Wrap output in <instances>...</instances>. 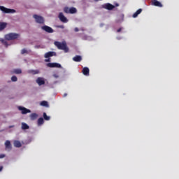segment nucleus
<instances>
[{
    "label": "nucleus",
    "mask_w": 179,
    "mask_h": 179,
    "mask_svg": "<svg viewBox=\"0 0 179 179\" xmlns=\"http://www.w3.org/2000/svg\"><path fill=\"white\" fill-rule=\"evenodd\" d=\"M6 26H8V23L0 22V31H2V30H5V29H6Z\"/></svg>",
    "instance_id": "2eb2a0df"
},
{
    "label": "nucleus",
    "mask_w": 179,
    "mask_h": 179,
    "mask_svg": "<svg viewBox=\"0 0 179 179\" xmlns=\"http://www.w3.org/2000/svg\"><path fill=\"white\" fill-rule=\"evenodd\" d=\"M70 8L69 7H64V12L65 13H70V11H69Z\"/></svg>",
    "instance_id": "a878e982"
},
{
    "label": "nucleus",
    "mask_w": 179,
    "mask_h": 179,
    "mask_svg": "<svg viewBox=\"0 0 179 179\" xmlns=\"http://www.w3.org/2000/svg\"><path fill=\"white\" fill-rule=\"evenodd\" d=\"M44 124V119L43 117H40L38 120V127H41Z\"/></svg>",
    "instance_id": "6ab92c4d"
},
{
    "label": "nucleus",
    "mask_w": 179,
    "mask_h": 179,
    "mask_svg": "<svg viewBox=\"0 0 179 179\" xmlns=\"http://www.w3.org/2000/svg\"><path fill=\"white\" fill-rule=\"evenodd\" d=\"M73 61L75 62H80V61H82V57L80 55H76L73 58Z\"/></svg>",
    "instance_id": "dca6fc26"
},
{
    "label": "nucleus",
    "mask_w": 179,
    "mask_h": 179,
    "mask_svg": "<svg viewBox=\"0 0 179 179\" xmlns=\"http://www.w3.org/2000/svg\"><path fill=\"white\" fill-rule=\"evenodd\" d=\"M69 12L71 15H73V13H76V12H78V10H76V8L71 7L70 8Z\"/></svg>",
    "instance_id": "412c9836"
},
{
    "label": "nucleus",
    "mask_w": 179,
    "mask_h": 179,
    "mask_svg": "<svg viewBox=\"0 0 179 179\" xmlns=\"http://www.w3.org/2000/svg\"><path fill=\"white\" fill-rule=\"evenodd\" d=\"M90 72V70L89 69V68L85 67V68L83 69V73L85 76H89Z\"/></svg>",
    "instance_id": "ddd939ff"
},
{
    "label": "nucleus",
    "mask_w": 179,
    "mask_h": 179,
    "mask_svg": "<svg viewBox=\"0 0 179 179\" xmlns=\"http://www.w3.org/2000/svg\"><path fill=\"white\" fill-rule=\"evenodd\" d=\"M20 35L16 33H10L5 35V38L10 41V40H16V38H19Z\"/></svg>",
    "instance_id": "f03ea898"
},
{
    "label": "nucleus",
    "mask_w": 179,
    "mask_h": 179,
    "mask_svg": "<svg viewBox=\"0 0 179 179\" xmlns=\"http://www.w3.org/2000/svg\"><path fill=\"white\" fill-rule=\"evenodd\" d=\"M45 58H50V57H57V52H48L45 54Z\"/></svg>",
    "instance_id": "f8f14e48"
},
{
    "label": "nucleus",
    "mask_w": 179,
    "mask_h": 179,
    "mask_svg": "<svg viewBox=\"0 0 179 179\" xmlns=\"http://www.w3.org/2000/svg\"><path fill=\"white\" fill-rule=\"evenodd\" d=\"M121 30H122V28H119V29H117V33H120V32L121 31Z\"/></svg>",
    "instance_id": "72a5a7b5"
},
{
    "label": "nucleus",
    "mask_w": 179,
    "mask_h": 179,
    "mask_svg": "<svg viewBox=\"0 0 179 179\" xmlns=\"http://www.w3.org/2000/svg\"><path fill=\"white\" fill-rule=\"evenodd\" d=\"M55 45L57 46L58 50H62L64 52H68L69 51V48L66 46V42H59V41H55Z\"/></svg>",
    "instance_id": "f257e3e1"
},
{
    "label": "nucleus",
    "mask_w": 179,
    "mask_h": 179,
    "mask_svg": "<svg viewBox=\"0 0 179 179\" xmlns=\"http://www.w3.org/2000/svg\"><path fill=\"white\" fill-rule=\"evenodd\" d=\"M46 62H50V59L45 60Z\"/></svg>",
    "instance_id": "4c0bfd02"
},
{
    "label": "nucleus",
    "mask_w": 179,
    "mask_h": 179,
    "mask_svg": "<svg viewBox=\"0 0 179 179\" xmlns=\"http://www.w3.org/2000/svg\"><path fill=\"white\" fill-rule=\"evenodd\" d=\"M59 19L62 22V23H68V19L65 15H64V13H59Z\"/></svg>",
    "instance_id": "0eeeda50"
},
{
    "label": "nucleus",
    "mask_w": 179,
    "mask_h": 179,
    "mask_svg": "<svg viewBox=\"0 0 179 179\" xmlns=\"http://www.w3.org/2000/svg\"><path fill=\"white\" fill-rule=\"evenodd\" d=\"M132 16H133V17H135V13H134V14L132 15Z\"/></svg>",
    "instance_id": "a19ab883"
},
{
    "label": "nucleus",
    "mask_w": 179,
    "mask_h": 179,
    "mask_svg": "<svg viewBox=\"0 0 179 179\" xmlns=\"http://www.w3.org/2000/svg\"><path fill=\"white\" fill-rule=\"evenodd\" d=\"M0 10H1V12H3L4 13H16V10L6 8V7H3L2 6H0Z\"/></svg>",
    "instance_id": "20e7f679"
},
{
    "label": "nucleus",
    "mask_w": 179,
    "mask_h": 179,
    "mask_svg": "<svg viewBox=\"0 0 179 179\" xmlns=\"http://www.w3.org/2000/svg\"><path fill=\"white\" fill-rule=\"evenodd\" d=\"M14 146L15 148H22V143H20L19 141H15Z\"/></svg>",
    "instance_id": "a211bd4d"
},
{
    "label": "nucleus",
    "mask_w": 179,
    "mask_h": 179,
    "mask_svg": "<svg viewBox=\"0 0 179 179\" xmlns=\"http://www.w3.org/2000/svg\"><path fill=\"white\" fill-rule=\"evenodd\" d=\"M121 22H124V14L120 15L119 19L117 20V23H121Z\"/></svg>",
    "instance_id": "aec40b11"
},
{
    "label": "nucleus",
    "mask_w": 179,
    "mask_h": 179,
    "mask_svg": "<svg viewBox=\"0 0 179 179\" xmlns=\"http://www.w3.org/2000/svg\"><path fill=\"white\" fill-rule=\"evenodd\" d=\"M66 96H68V94L65 93L64 94L63 97H66Z\"/></svg>",
    "instance_id": "c9c22d12"
},
{
    "label": "nucleus",
    "mask_w": 179,
    "mask_h": 179,
    "mask_svg": "<svg viewBox=\"0 0 179 179\" xmlns=\"http://www.w3.org/2000/svg\"><path fill=\"white\" fill-rule=\"evenodd\" d=\"M115 6H120V4L116 3V4H115Z\"/></svg>",
    "instance_id": "ea45409f"
},
{
    "label": "nucleus",
    "mask_w": 179,
    "mask_h": 179,
    "mask_svg": "<svg viewBox=\"0 0 179 179\" xmlns=\"http://www.w3.org/2000/svg\"><path fill=\"white\" fill-rule=\"evenodd\" d=\"M14 73L20 75V73H22V70L20 69H14Z\"/></svg>",
    "instance_id": "393cba45"
},
{
    "label": "nucleus",
    "mask_w": 179,
    "mask_h": 179,
    "mask_svg": "<svg viewBox=\"0 0 179 179\" xmlns=\"http://www.w3.org/2000/svg\"><path fill=\"white\" fill-rule=\"evenodd\" d=\"M1 43H3V44H4V45H8V42L5 40H2Z\"/></svg>",
    "instance_id": "c85d7f7f"
},
{
    "label": "nucleus",
    "mask_w": 179,
    "mask_h": 179,
    "mask_svg": "<svg viewBox=\"0 0 179 179\" xmlns=\"http://www.w3.org/2000/svg\"><path fill=\"white\" fill-rule=\"evenodd\" d=\"M21 54H27V50L26 49H22L21 50Z\"/></svg>",
    "instance_id": "cd10ccee"
},
{
    "label": "nucleus",
    "mask_w": 179,
    "mask_h": 179,
    "mask_svg": "<svg viewBox=\"0 0 179 179\" xmlns=\"http://www.w3.org/2000/svg\"><path fill=\"white\" fill-rule=\"evenodd\" d=\"M11 80L12 82H17V77H16V76H12Z\"/></svg>",
    "instance_id": "bb28decb"
},
{
    "label": "nucleus",
    "mask_w": 179,
    "mask_h": 179,
    "mask_svg": "<svg viewBox=\"0 0 179 179\" xmlns=\"http://www.w3.org/2000/svg\"><path fill=\"white\" fill-rule=\"evenodd\" d=\"M53 78H55L56 79H58L59 78V76L57 73L53 74Z\"/></svg>",
    "instance_id": "c756f323"
},
{
    "label": "nucleus",
    "mask_w": 179,
    "mask_h": 179,
    "mask_svg": "<svg viewBox=\"0 0 179 179\" xmlns=\"http://www.w3.org/2000/svg\"><path fill=\"white\" fill-rule=\"evenodd\" d=\"M28 73H31V75H37V74L40 73V71L39 70H29L28 71Z\"/></svg>",
    "instance_id": "f3484780"
},
{
    "label": "nucleus",
    "mask_w": 179,
    "mask_h": 179,
    "mask_svg": "<svg viewBox=\"0 0 179 179\" xmlns=\"http://www.w3.org/2000/svg\"><path fill=\"white\" fill-rule=\"evenodd\" d=\"M38 117V115L37 113H31L29 115V118L31 121H34L35 120H37Z\"/></svg>",
    "instance_id": "4468645a"
},
{
    "label": "nucleus",
    "mask_w": 179,
    "mask_h": 179,
    "mask_svg": "<svg viewBox=\"0 0 179 179\" xmlns=\"http://www.w3.org/2000/svg\"><path fill=\"white\" fill-rule=\"evenodd\" d=\"M41 106L43 107H48V102L47 101H43L41 102Z\"/></svg>",
    "instance_id": "5701e85b"
},
{
    "label": "nucleus",
    "mask_w": 179,
    "mask_h": 179,
    "mask_svg": "<svg viewBox=\"0 0 179 179\" xmlns=\"http://www.w3.org/2000/svg\"><path fill=\"white\" fill-rule=\"evenodd\" d=\"M13 127H15V126H14V125H13V126H9L8 128H13Z\"/></svg>",
    "instance_id": "58836bf2"
},
{
    "label": "nucleus",
    "mask_w": 179,
    "mask_h": 179,
    "mask_svg": "<svg viewBox=\"0 0 179 179\" xmlns=\"http://www.w3.org/2000/svg\"><path fill=\"white\" fill-rule=\"evenodd\" d=\"M47 66L48 68H62V66L59 63H48Z\"/></svg>",
    "instance_id": "423d86ee"
},
{
    "label": "nucleus",
    "mask_w": 179,
    "mask_h": 179,
    "mask_svg": "<svg viewBox=\"0 0 179 179\" xmlns=\"http://www.w3.org/2000/svg\"><path fill=\"white\" fill-rule=\"evenodd\" d=\"M33 17L35 19L36 23H38L39 24H44V17L36 14H34Z\"/></svg>",
    "instance_id": "7ed1b4c3"
},
{
    "label": "nucleus",
    "mask_w": 179,
    "mask_h": 179,
    "mask_svg": "<svg viewBox=\"0 0 179 179\" xmlns=\"http://www.w3.org/2000/svg\"><path fill=\"white\" fill-rule=\"evenodd\" d=\"M29 128H30V127H29L27 124L24 122L22 123V129H29Z\"/></svg>",
    "instance_id": "4be33fe9"
},
{
    "label": "nucleus",
    "mask_w": 179,
    "mask_h": 179,
    "mask_svg": "<svg viewBox=\"0 0 179 179\" xmlns=\"http://www.w3.org/2000/svg\"><path fill=\"white\" fill-rule=\"evenodd\" d=\"M43 118L45 120V121H50V116H48L47 113H43Z\"/></svg>",
    "instance_id": "b1692460"
},
{
    "label": "nucleus",
    "mask_w": 179,
    "mask_h": 179,
    "mask_svg": "<svg viewBox=\"0 0 179 179\" xmlns=\"http://www.w3.org/2000/svg\"><path fill=\"white\" fill-rule=\"evenodd\" d=\"M18 110H20V111H21L22 114H27L29 113H31V110H30V109H27L22 106H19Z\"/></svg>",
    "instance_id": "6e6552de"
},
{
    "label": "nucleus",
    "mask_w": 179,
    "mask_h": 179,
    "mask_svg": "<svg viewBox=\"0 0 179 179\" xmlns=\"http://www.w3.org/2000/svg\"><path fill=\"white\" fill-rule=\"evenodd\" d=\"M35 48H41V45H36Z\"/></svg>",
    "instance_id": "f704fd0d"
},
{
    "label": "nucleus",
    "mask_w": 179,
    "mask_h": 179,
    "mask_svg": "<svg viewBox=\"0 0 179 179\" xmlns=\"http://www.w3.org/2000/svg\"><path fill=\"white\" fill-rule=\"evenodd\" d=\"M36 82L39 86H43V85H45V81L41 77L38 78Z\"/></svg>",
    "instance_id": "9b49d317"
},
{
    "label": "nucleus",
    "mask_w": 179,
    "mask_h": 179,
    "mask_svg": "<svg viewBox=\"0 0 179 179\" xmlns=\"http://www.w3.org/2000/svg\"><path fill=\"white\" fill-rule=\"evenodd\" d=\"M102 8L103 9H107V10H113L115 8V6L110 3H106L102 5Z\"/></svg>",
    "instance_id": "39448f33"
},
{
    "label": "nucleus",
    "mask_w": 179,
    "mask_h": 179,
    "mask_svg": "<svg viewBox=\"0 0 179 179\" xmlns=\"http://www.w3.org/2000/svg\"><path fill=\"white\" fill-rule=\"evenodd\" d=\"M96 1H99V0H96Z\"/></svg>",
    "instance_id": "79ce46f5"
},
{
    "label": "nucleus",
    "mask_w": 179,
    "mask_h": 179,
    "mask_svg": "<svg viewBox=\"0 0 179 179\" xmlns=\"http://www.w3.org/2000/svg\"><path fill=\"white\" fill-rule=\"evenodd\" d=\"M6 150L8 152H10L12 150V144H10V141H6L5 142Z\"/></svg>",
    "instance_id": "9d476101"
},
{
    "label": "nucleus",
    "mask_w": 179,
    "mask_h": 179,
    "mask_svg": "<svg viewBox=\"0 0 179 179\" xmlns=\"http://www.w3.org/2000/svg\"><path fill=\"white\" fill-rule=\"evenodd\" d=\"M2 170H3V166H0V171H1Z\"/></svg>",
    "instance_id": "e433bc0d"
},
{
    "label": "nucleus",
    "mask_w": 179,
    "mask_h": 179,
    "mask_svg": "<svg viewBox=\"0 0 179 179\" xmlns=\"http://www.w3.org/2000/svg\"><path fill=\"white\" fill-rule=\"evenodd\" d=\"M74 31H76V32L79 31V28L76 27V28L74 29Z\"/></svg>",
    "instance_id": "473e14b6"
},
{
    "label": "nucleus",
    "mask_w": 179,
    "mask_h": 179,
    "mask_svg": "<svg viewBox=\"0 0 179 179\" xmlns=\"http://www.w3.org/2000/svg\"><path fill=\"white\" fill-rule=\"evenodd\" d=\"M41 29L42 30H44V31H46V33H52L54 31V29H52V28L47 25L41 27Z\"/></svg>",
    "instance_id": "1a4fd4ad"
},
{
    "label": "nucleus",
    "mask_w": 179,
    "mask_h": 179,
    "mask_svg": "<svg viewBox=\"0 0 179 179\" xmlns=\"http://www.w3.org/2000/svg\"><path fill=\"white\" fill-rule=\"evenodd\" d=\"M5 157V154L0 155V159H3Z\"/></svg>",
    "instance_id": "2f4dec72"
},
{
    "label": "nucleus",
    "mask_w": 179,
    "mask_h": 179,
    "mask_svg": "<svg viewBox=\"0 0 179 179\" xmlns=\"http://www.w3.org/2000/svg\"><path fill=\"white\" fill-rule=\"evenodd\" d=\"M57 27H59V29H64V25H59L57 26Z\"/></svg>",
    "instance_id": "7c9ffc66"
}]
</instances>
